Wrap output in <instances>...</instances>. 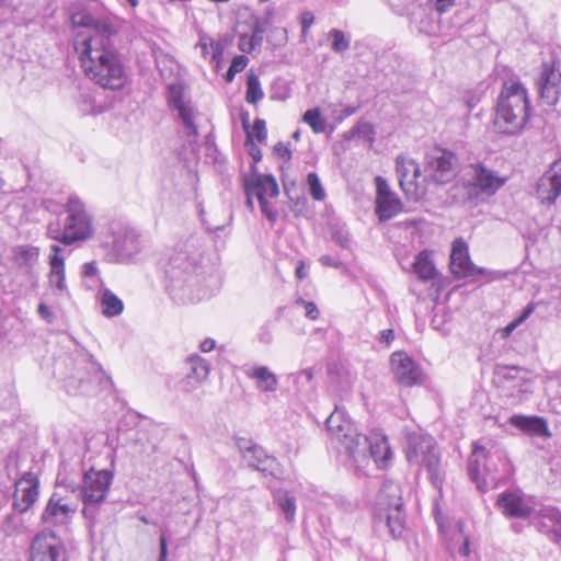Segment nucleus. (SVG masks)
I'll use <instances>...</instances> for the list:
<instances>
[{
	"mask_svg": "<svg viewBox=\"0 0 561 561\" xmlns=\"http://www.w3.org/2000/svg\"><path fill=\"white\" fill-rule=\"evenodd\" d=\"M542 518L549 523V527H551V531L554 537L553 540L559 542L561 539V513L556 508L545 510Z\"/></svg>",
	"mask_w": 561,
	"mask_h": 561,
	"instance_id": "58836bf2",
	"label": "nucleus"
},
{
	"mask_svg": "<svg viewBox=\"0 0 561 561\" xmlns=\"http://www.w3.org/2000/svg\"><path fill=\"white\" fill-rule=\"evenodd\" d=\"M277 506L282 510L285 519L293 523L296 516V499L288 491L278 490L274 494Z\"/></svg>",
	"mask_w": 561,
	"mask_h": 561,
	"instance_id": "f704fd0d",
	"label": "nucleus"
},
{
	"mask_svg": "<svg viewBox=\"0 0 561 561\" xmlns=\"http://www.w3.org/2000/svg\"><path fill=\"white\" fill-rule=\"evenodd\" d=\"M93 102H94V100L91 94H88V93L81 94L80 102H79L80 111L83 114L96 115L98 113H100V111L95 110Z\"/></svg>",
	"mask_w": 561,
	"mask_h": 561,
	"instance_id": "a18cd8bd",
	"label": "nucleus"
},
{
	"mask_svg": "<svg viewBox=\"0 0 561 561\" xmlns=\"http://www.w3.org/2000/svg\"><path fill=\"white\" fill-rule=\"evenodd\" d=\"M302 121L307 123L316 134L323 133L325 129V122L321 117V113L318 107L306 111L302 116Z\"/></svg>",
	"mask_w": 561,
	"mask_h": 561,
	"instance_id": "4c0bfd02",
	"label": "nucleus"
},
{
	"mask_svg": "<svg viewBox=\"0 0 561 561\" xmlns=\"http://www.w3.org/2000/svg\"><path fill=\"white\" fill-rule=\"evenodd\" d=\"M264 98L259 77L254 72H250L247 79L245 101L250 104H257Z\"/></svg>",
	"mask_w": 561,
	"mask_h": 561,
	"instance_id": "c9c22d12",
	"label": "nucleus"
},
{
	"mask_svg": "<svg viewBox=\"0 0 561 561\" xmlns=\"http://www.w3.org/2000/svg\"><path fill=\"white\" fill-rule=\"evenodd\" d=\"M394 340V332L391 329L382 330L380 332L379 342L387 346Z\"/></svg>",
	"mask_w": 561,
	"mask_h": 561,
	"instance_id": "e2e57ef3",
	"label": "nucleus"
},
{
	"mask_svg": "<svg viewBox=\"0 0 561 561\" xmlns=\"http://www.w3.org/2000/svg\"><path fill=\"white\" fill-rule=\"evenodd\" d=\"M202 254L191 241L178 244L163 265L167 289L181 302H193L206 296L202 289Z\"/></svg>",
	"mask_w": 561,
	"mask_h": 561,
	"instance_id": "f03ea898",
	"label": "nucleus"
},
{
	"mask_svg": "<svg viewBox=\"0 0 561 561\" xmlns=\"http://www.w3.org/2000/svg\"><path fill=\"white\" fill-rule=\"evenodd\" d=\"M529 113L530 101L526 87L518 80L505 81L496 101L494 128L501 134H519L529 119Z\"/></svg>",
	"mask_w": 561,
	"mask_h": 561,
	"instance_id": "423d86ee",
	"label": "nucleus"
},
{
	"mask_svg": "<svg viewBox=\"0 0 561 561\" xmlns=\"http://www.w3.org/2000/svg\"><path fill=\"white\" fill-rule=\"evenodd\" d=\"M38 247L18 244L7 256V273L0 278V294L23 296L37 289L39 285Z\"/></svg>",
	"mask_w": 561,
	"mask_h": 561,
	"instance_id": "20e7f679",
	"label": "nucleus"
},
{
	"mask_svg": "<svg viewBox=\"0 0 561 561\" xmlns=\"http://www.w3.org/2000/svg\"><path fill=\"white\" fill-rule=\"evenodd\" d=\"M169 106L176 112V116L183 126L185 136L196 138L198 128L195 124V106L191 100L185 99L183 88L179 84H171L168 88Z\"/></svg>",
	"mask_w": 561,
	"mask_h": 561,
	"instance_id": "6ab92c4d",
	"label": "nucleus"
},
{
	"mask_svg": "<svg viewBox=\"0 0 561 561\" xmlns=\"http://www.w3.org/2000/svg\"><path fill=\"white\" fill-rule=\"evenodd\" d=\"M238 450L247 465L265 476L276 477L279 471V463L277 459L268 455L263 447L255 444L253 440L248 438H238L237 442Z\"/></svg>",
	"mask_w": 561,
	"mask_h": 561,
	"instance_id": "a211bd4d",
	"label": "nucleus"
},
{
	"mask_svg": "<svg viewBox=\"0 0 561 561\" xmlns=\"http://www.w3.org/2000/svg\"><path fill=\"white\" fill-rule=\"evenodd\" d=\"M296 304L299 306H302L305 309V314L311 320H316L319 318V310L314 302L312 301H306L302 298H299L296 300Z\"/></svg>",
	"mask_w": 561,
	"mask_h": 561,
	"instance_id": "603ef678",
	"label": "nucleus"
},
{
	"mask_svg": "<svg viewBox=\"0 0 561 561\" xmlns=\"http://www.w3.org/2000/svg\"><path fill=\"white\" fill-rule=\"evenodd\" d=\"M503 512L511 517L526 518L530 515L531 508L514 493H503L499 499Z\"/></svg>",
	"mask_w": 561,
	"mask_h": 561,
	"instance_id": "c756f323",
	"label": "nucleus"
},
{
	"mask_svg": "<svg viewBox=\"0 0 561 561\" xmlns=\"http://www.w3.org/2000/svg\"><path fill=\"white\" fill-rule=\"evenodd\" d=\"M450 272L456 278H470L489 283L495 277V272L476 266L469 255L468 244L462 238L456 239L451 244Z\"/></svg>",
	"mask_w": 561,
	"mask_h": 561,
	"instance_id": "ddd939ff",
	"label": "nucleus"
},
{
	"mask_svg": "<svg viewBox=\"0 0 561 561\" xmlns=\"http://www.w3.org/2000/svg\"><path fill=\"white\" fill-rule=\"evenodd\" d=\"M168 558V541L164 535L160 537V557L159 561H167Z\"/></svg>",
	"mask_w": 561,
	"mask_h": 561,
	"instance_id": "0e129e2a",
	"label": "nucleus"
},
{
	"mask_svg": "<svg viewBox=\"0 0 561 561\" xmlns=\"http://www.w3.org/2000/svg\"><path fill=\"white\" fill-rule=\"evenodd\" d=\"M247 376L256 381V386L264 392L277 390L278 378L266 366H256L247 371Z\"/></svg>",
	"mask_w": 561,
	"mask_h": 561,
	"instance_id": "2f4dec72",
	"label": "nucleus"
},
{
	"mask_svg": "<svg viewBox=\"0 0 561 561\" xmlns=\"http://www.w3.org/2000/svg\"><path fill=\"white\" fill-rule=\"evenodd\" d=\"M511 472L512 463L503 448L495 445H491L489 448L478 444L473 445L468 459V474L481 492L494 489Z\"/></svg>",
	"mask_w": 561,
	"mask_h": 561,
	"instance_id": "0eeeda50",
	"label": "nucleus"
},
{
	"mask_svg": "<svg viewBox=\"0 0 561 561\" xmlns=\"http://www.w3.org/2000/svg\"><path fill=\"white\" fill-rule=\"evenodd\" d=\"M407 459L412 466L426 469L432 484L439 491L443 486L440 458L435 448L434 438L430 435L414 434L409 437Z\"/></svg>",
	"mask_w": 561,
	"mask_h": 561,
	"instance_id": "9b49d317",
	"label": "nucleus"
},
{
	"mask_svg": "<svg viewBox=\"0 0 561 561\" xmlns=\"http://www.w3.org/2000/svg\"><path fill=\"white\" fill-rule=\"evenodd\" d=\"M215 345H216L215 340L208 337V339H205L201 343L199 347H201L202 352L207 353V352L213 351L215 348Z\"/></svg>",
	"mask_w": 561,
	"mask_h": 561,
	"instance_id": "338daca9",
	"label": "nucleus"
},
{
	"mask_svg": "<svg viewBox=\"0 0 561 561\" xmlns=\"http://www.w3.org/2000/svg\"><path fill=\"white\" fill-rule=\"evenodd\" d=\"M267 22L262 20H256L252 30V42L259 44L261 46L263 42V35L266 32Z\"/></svg>",
	"mask_w": 561,
	"mask_h": 561,
	"instance_id": "09e8293b",
	"label": "nucleus"
},
{
	"mask_svg": "<svg viewBox=\"0 0 561 561\" xmlns=\"http://www.w3.org/2000/svg\"><path fill=\"white\" fill-rule=\"evenodd\" d=\"M396 172L403 193L408 197L417 198L419 179L421 178L419 164L413 159L398 156L396 159Z\"/></svg>",
	"mask_w": 561,
	"mask_h": 561,
	"instance_id": "393cba45",
	"label": "nucleus"
},
{
	"mask_svg": "<svg viewBox=\"0 0 561 561\" xmlns=\"http://www.w3.org/2000/svg\"><path fill=\"white\" fill-rule=\"evenodd\" d=\"M536 304L529 302L522 311V313L511 321V323L517 329L522 323H524L535 311Z\"/></svg>",
	"mask_w": 561,
	"mask_h": 561,
	"instance_id": "864d4df0",
	"label": "nucleus"
},
{
	"mask_svg": "<svg viewBox=\"0 0 561 561\" xmlns=\"http://www.w3.org/2000/svg\"><path fill=\"white\" fill-rule=\"evenodd\" d=\"M274 153L285 160V161H289L291 159V151L290 149L288 148L287 145L283 144V142H277L275 146H274Z\"/></svg>",
	"mask_w": 561,
	"mask_h": 561,
	"instance_id": "bf43d9fd",
	"label": "nucleus"
},
{
	"mask_svg": "<svg viewBox=\"0 0 561 561\" xmlns=\"http://www.w3.org/2000/svg\"><path fill=\"white\" fill-rule=\"evenodd\" d=\"M82 276L85 278H96L101 285H103L102 278L100 277L98 264L95 261L87 262L82 265Z\"/></svg>",
	"mask_w": 561,
	"mask_h": 561,
	"instance_id": "8fccbe9b",
	"label": "nucleus"
},
{
	"mask_svg": "<svg viewBox=\"0 0 561 561\" xmlns=\"http://www.w3.org/2000/svg\"><path fill=\"white\" fill-rule=\"evenodd\" d=\"M252 131L259 142H265L267 138L266 124L264 119L256 118L253 123Z\"/></svg>",
	"mask_w": 561,
	"mask_h": 561,
	"instance_id": "3c124183",
	"label": "nucleus"
},
{
	"mask_svg": "<svg viewBox=\"0 0 561 561\" xmlns=\"http://www.w3.org/2000/svg\"><path fill=\"white\" fill-rule=\"evenodd\" d=\"M333 241L342 249L348 250L352 245L350 233L344 228H337L332 233Z\"/></svg>",
	"mask_w": 561,
	"mask_h": 561,
	"instance_id": "37998d69",
	"label": "nucleus"
},
{
	"mask_svg": "<svg viewBox=\"0 0 561 561\" xmlns=\"http://www.w3.org/2000/svg\"><path fill=\"white\" fill-rule=\"evenodd\" d=\"M78 505L70 502L59 492H54L42 511L39 520L45 527L43 530L68 529L71 524Z\"/></svg>",
	"mask_w": 561,
	"mask_h": 561,
	"instance_id": "2eb2a0df",
	"label": "nucleus"
},
{
	"mask_svg": "<svg viewBox=\"0 0 561 561\" xmlns=\"http://www.w3.org/2000/svg\"><path fill=\"white\" fill-rule=\"evenodd\" d=\"M535 85L542 104L557 105L561 96V70L557 60L542 61Z\"/></svg>",
	"mask_w": 561,
	"mask_h": 561,
	"instance_id": "dca6fc26",
	"label": "nucleus"
},
{
	"mask_svg": "<svg viewBox=\"0 0 561 561\" xmlns=\"http://www.w3.org/2000/svg\"><path fill=\"white\" fill-rule=\"evenodd\" d=\"M107 234L112 238V249L119 263L131 262L144 248L140 232L125 220H111Z\"/></svg>",
	"mask_w": 561,
	"mask_h": 561,
	"instance_id": "f8f14e48",
	"label": "nucleus"
},
{
	"mask_svg": "<svg viewBox=\"0 0 561 561\" xmlns=\"http://www.w3.org/2000/svg\"><path fill=\"white\" fill-rule=\"evenodd\" d=\"M114 473L108 469L85 471L79 489V495L83 504L82 515L93 526L99 517V506L106 500Z\"/></svg>",
	"mask_w": 561,
	"mask_h": 561,
	"instance_id": "9d476101",
	"label": "nucleus"
},
{
	"mask_svg": "<svg viewBox=\"0 0 561 561\" xmlns=\"http://www.w3.org/2000/svg\"><path fill=\"white\" fill-rule=\"evenodd\" d=\"M186 364L188 366L187 375L190 378H194L196 381L203 382L207 379L210 367L209 363L202 356L194 354L191 355Z\"/></svg>",
	"mask_w": 561,
	"mask_h": 561,
	"instance_id": "473e14b6",
	"label": "nucleus"
},
{
	"mask_svg": "<svg viewBox=\"0 0 561 561\" xmlns=\"http://www.w3.org/2000/svg\"><path fill=\"white\" fill-rule=\"evenodd\" d=\"M93 234V216L77 195L68 197L64 211L55 222H50L47 227L48 238L64 245L84 242L91 239Z\"/></svg>",
	"mask_w": 561,
	"mask_h": 561,
	"instance_id": "6e6552de",
	"label": "nucleus"
},
{
	"mask_svg": "<svg viewBox=\"0 0 561 561\" xmlns=\"http://www.w3.org/2000/svg\"><path fill=\"white\" fill-rule=\"evenodd\" d=\"M329 39H331V48L336 54H342L350 48L351 37L337 28H332L328 33Z\"/></svg>",
	"mask_w": 561,
	"mask_h": 561,
	"instance_id": "e433bc0d",
	"label": "nucleus"
},
{
	"mask_svg": "<svg viewBox=\"0 0 561 561\" xmlns=\"http://www.w3.org/2000/svg\"><path fill=\"white\" fill-rule=\"evenodd\" d=\"M373 133V127L369 123H358L351 130L348 138L355 137L356 135H369Z\"/></svg>",
	"mask_w": 561,
	"mask_h": 561,
	"instance_id": "13d9d810",
	"label": "nucleus"
},
{
	"mask_svg": "<svg viewBox=\"0 0 561 561\" xmlns=\"http://www.w3.org/2000/svg\"><path fill=\"white\" fill-rule=\"evenodd\" d=\"M249 59L244 55L234 56L231 60V64L225 75L226 82L230 83L233 81L236 75L241 72L248 65Z\"/></svg>",
	"mask_w": 561,
	"mask_h": 561,
	"instance_id": "a19ab883",
	"label": "nucleus"
},
{
	"mask_svg": "<svg viewBox=\"0 0 561 561\" xmlns=\"http://www.w3.org/2000/svg\"><path fill=\"white\" fill-rule=\"evenodd\" d=\"M327 428L355 461L369 453L376 465L385 468L392 458V450L383 433L373 431L368 436L358 433L353 422L337 408L327 419Z\"/></svg>",
	"mask_w": 561,
	"mask_h": 561,
	"instance_id": "7ed1b4c3",
	"label": "nucleus"
},
{
	"mask_svg": "<svg viewBox=\"0 0 561 561\" xmlns=\"http://www.w3.org/2000/svg\"><path fill=\"white\" fill-rule=\"evenodd\" d=\"M30 561H67L65 546L54 530H42L34 537Z\"/></svg>",
	"mask_w": 561,
	"mask_h": 561,
	"instance_id": "aec40b11",
	"label": "nucleus"
},
{
	"mask_svg": "<svg viewBox=\"0 0 561 561\" xmlns=\"http://www.w3.org/2000/svg\"><path fill=\"white\" fill-rule=\"evenodd\" d=\"M456 0H427L426 7L443 15L454 7Z\"/></svg>",
	"mask_w": 561,
	"mask_h": 561,
	"instance_id": "c03bdc74",
	"label": "nucleus"
},
{
	"mask_svg": "<svg viewBox=\"0 0 561 561\" xmlns=\"http://www.w3.org/2000/svg\"><path fill=\"white\" fill-rule=\"evenodd\" d=\"M376 214L380 221H386L397 216L402 210V203L399 197L390 190L388 182L381 178H376Z\"/></svg>",
	"mask_w": 561,
	"mask_h": 561,
	"instance_id": "b1692460",
	"label": "nucleus"
},
{
	"mask_svg": "<svg viewBox=\"0 0 561 561\" xmlns=\"http://www.w3.org/2000/svg\"><path fill=\"white\" fill-rule=\"evenodd\" d=\"M259 204L261 207L262 214L271 221L275 222L278 218V211L270 206V203L265 197L259 194Z\"/></svg>",
	"mask_w": 561,
	"mask_h": 561,
	"instance_id": "49530a36",
	"label": "nucleus"
},
{
	"mask_svg": "<svg viewBox=\"0 0 561 561\" xmlns=\"http://www.w3.org/2000/svg\"><path fill=\"white\" fill-rule=\"evenodd\" d=\"M376 526H385L393 538H400L405 529V513L399 483L385 480L376 495L374 510Z\"/></svg>",
	"mask_w": 561,
	"mask_h": 561,
	"instance_id": "1a4fd4ad",
	"label": "nucleus"
},
{
	"mask_svg": "<svg viewBox=\"0 0 561 561\" xmlns=\"http://www.w3.org/2000/svg\"><path fill=\"white\" fill-rule=\"evenodd\" d=\"M257 46H260L259 44H255L254 42H252V37L251 36H248V35H241L240 38H239V49L243 53H251L252 50H254Z\"/></svg>",
	"mask_w": 561,
	"mask_h": 561,
	"instance_id": "4d7b16f0",
	"label": "nucleus"
},
{
	"mask_svg": "<svg viewBox=\"0 0 561 561\" xmlns=\"http://www.w3.org/2000/svg\"><path fill=\"white\" fill-rule=\"evenodd\" d=\"M411 21L420 33L435 35L438 31L437 21L427 14L426 9L420 8L419 12H413Z\"/></svg>",
	"mask_w": 561,
	"mask_h": 561,
	"instance_id": "72a5a7b5",
	"label": "nucleus"
},
{
	"mask_svg": "<svg viewBox=\"0 0 561 561\" xmlns=\"http://www.w3.org/2000/svg\"><path fill=\"white\" fill-rule=\"evenodd\" d=\"M458 169L457 156L439 147L433 148L425 156V178L436 184H446L451 182Z\"/></svg>",
	"mask_w": 561,
	"mask_h": 561,
	"instance_id": "4468645a",
	"label": "nucleus"
},
{
	"mask_svg": "<svg viewBox=\"0 0 561 561\" xmlns=\"http://www.w3.org/2000/svg\"><path fill=\"white\" fill-rule=\"evenodd\" d=\"M12 507L15 512L26 513L38 500L39 479L33 472L27 471L14 484Z\"/></svg>",
	"mask_w": 561,
	"mask_h": 561,
	"instance_id": "412c9836",
	"label": "nucleus"
},
{
	"mask_svg": "<svg viewBox=\"0 0 561 561\" xmlns=\"http://www.w3.org/2000/svg\"><path fill=\"white\" fill-rule=\"evenodd\" d=\"M275 325L272 322L264 323L257 333V340L264 345H270L274 341Z\"/></svg>",
	"mask_w": 561,
	"mask_h": 561,
	"instance_id": "79ce46f5",
	"label": "nucleus"
},
{
	"mask_svg": "<svg viewBox=\"0 0 561 561\" xmlns=\"http://www.w3.org/2000/svg\"><path fill=\"white\" fill-rule=\"evenodd\" d=\"M252 171L256 172V167L254 164L252 165ZM244 183L250 185L256 198H259V194L265 198L266 196L273 198L279 194L278 184L275 178L271 174L254 173L251 179H245Z\"/></svg>",
	"mask_w": 561,
	"mask_h": 561,
	"instance_id": "cd10ccee",
	"label": "nucleus"
},
{
	"mask_svg": "<svg viewBox=\"0 0 561 561\" xmlns=\"http://www.w3.org/2000/svg\"><path fill=\"white\" fill-rule=\"evenodd\" d=\"M390 364L396 380L405 386L412 387L423 382V371L420 366L403 352H396L391 355Z\"/></svg>",
	"mask_w": 561,
	"mask_h": 561,
	"instance_id": "5701e85b",
	"label": "nucleus"
},
{
	"mask_svg": "<svg viewBox=\"0 0 561 561\" xmlns=\"http://www.w3.org/2000/svg\"><path fill=\"white\" fill-rule=\"evenodd\" d=\"M536 195L543 205H553L561 196V159L554 161L539 178Z\"/></svg>",
	"mask_w": 561,
	"mask_h": 561,
	"instance_id": "4be33fe9",
	"label": "nucleus"
},
{
	"mask_svg": "<svg viewBox=\"0 0 561 561\" xmlns=\"http://www.w3.org/2000/svg\"><path fill=\"white\" fill-rule=\"evenodd\" d=\"M466 185L474 191L476 194H484L486 196L494 195L502 186L506 179L485 167L481 162L471 163L466 171Z\"/></svg>",
	"mask_w": 561,
	"mask_h": 561,
	"instance_id": "f3484780",
	"label": "nucleus"
},
{
	"mask_svg": "<svg viewBox=\"0 0 561 561\" xmlns=\"http://www.w3.org/2000/svg\"><path fill=\"white\" fill-rule=\"evenodd\" d=\"M244 191H245V195H247V207L253 211L254 210V203H253V199L252 197L254 196V192L251 190L250 185L249 184H245L244 183Z\"/></svg>",
	"mask_w": 561,
	"mask_h": 561,
	"instance_id": "69168bd1",
	"label": "nucleus"
},
{
	"mask_svg": "<svg viewBox=\"0 0 561 561\" xmlns=\"http://www.w3.org/2000/svg\"><path fill=\"white\" fill-rule=\"evenodd\" d=\"M314 22V16L311 12L305 11L300 16V23H301V33L305 35L307 34L308 30L311 27V25Z\"/></svg>",
	"mask_w": 561,
	"mask_h": 561,
	"instance_id": "052dcab7",
	"label": "nucleus"
},
{
	"mask_svg": "<svg viewBox=\"0 0 561 561\" xmlns=\"http://www.w3.org/2000/svg\"><path fill=\"white\" fill-rule=\"evenodd\" d=\"M37 313L41 319L45 320L47 323H53L55 321V313L45 302H39Z\"/></svg>",
	"mask_w": 561,
	"mask_h": 561,
	"instance_id": "6e6d98bb",
	"label": "nucleus"
},
{
	"mask_svg": "<svg viewBox=\"0 0 561 561\" xmlns=\"http://www.w3.org/2000/svg\"><path fill=\"white\" fill-rule=\"evenodd\" d=\"M508 424L530 436L551 437L547 420L538 415L514 414L508 419Z\"/></svg>",
	"mask_w": 561,
	"mask_h": 561,
	"instance_id": "bb28decb",
	"label": "nucleus"
},
{
	"mask_svg": "<svg viewBox=\"0 0 561 561\" xmlns=\"http://www.w3.org/2000/svg\"><path fill=\"white\" fill-rule=\"evenodd\" d=\"M98 299L102 308V314L106 318L119 316L124 311V302L111 289L101 287Z\"/></svg>",
	"mask_w": 561,
	"mask_h": 561,
	"instance_id": "7c9ffc66",
	"label": "nucleus"
},
{
	"mask_svg": "<svg viewBox=\"0 0 561 561\" xmlns=\"http://www.w3.org/2000/svg\"><path fill=\"white\" fill-rule=\"evenodd\" d=\"M48 283L58 294L68 293L66 284L65 257L58 244L50 245Z\"/></svg>",
	"mask_w": 561,
	"mask_h": 561,
	"instance_id": "a878e982",
	"label": "nucleus"
},
{
	"mask_svg": "<svg viewBox=\"0 0 561 561\" xmlns=\"http://www.w3.org/2000/svg\"><path fill=\"white\" fill-rule=\"evenodd\" d=\"M245 148L248 153L252 157L254 164L262 160V151L259 146L253 141L251 133H247Z\"/></svg>",
	"mask_w": 561,
	"mask_h": 561,
	"instance_id": "de8ad7c7",
	"label": "nucleus"
},
{
	"mask_svg": "<svg viewBox=\"0 0 561 561\" xmlns=\"http://www.w3.org/2000/svg\"><path fill=\"white\" fill-rule=\"evenodd\" d=\"M70 22L82 28L75 35L73 47L88 78L104 89H122L127 75L113 41L118 31L114 19L83 9L73 12Z\"/></svg>",
	"mask_w": 561,
	"mask_h": 561,
	"instance_id": "f257e3e1",
	"label": "nucleus"
},
{
	"mask_svg": "<svg viewBox=\"0 0 561 561\" xmlns=\"http://www.w3.org/2000/svg\"><path fill=\"white\" fill-rule=\"evenodd\" d=\"M201 385L202 382L196 381L194 378H190V376L186 374L185 378L179 382V389L183 392H192Z\"/></svg>",
	"mask_w": 561,
	"mask_h": 561,
	"instance_id": "5fc2aeb1",
	"label": "nucleus"
},
{
	"mask_svg": "<svg viewBox=\"0 0 561 561\" xmlns=\"http://www.w3.org/2000/svg\"><path fill=\"white\" fill-rule=\"evenodd\" d=\"M296 276L298 279H304L307 276L305 264L304 262H299L298 266L296 267Z\"/></svg>",
	"mask_w": 561,
	"mask_h": 561,
	"instance_id": "774afa93",
	"label": "nucleus"
},
{
	"mask_svg": "<svg viewBox=\"0 0 561 561\" xmlns=\"http://www.w3.org/2000/svg\"><path fill=\"white\" fill-rule=\"evenodd\" d=\"M413 273L423 282L434 280L439 273L431 257L428 250L421 251L411 264Z\"/></svg>",
	"mask_w": 561,
	"mask_h": 561,
	"instance_id": "c85d7f7f",
	"label": "nucleus"
},
{
	"mask_svg": "<svg viewBox=\"0 0 561 561\" xmlns=\"http://www.w3.org/2000/svg\"><path fill=\"white\" fill-rule=\"evenodd\" d=\"M57 369L65 390L71 396L90 394L112 383L102 366L84 350H77L62 363H57Z\"/></svg>",
	"mask_w": 561,
	"mask_h": 561,
	"instance_id": "39448f33",
	"label": "nucleus"
},
{
	"mask_svg": "<svg viewBox=\"0 0 561 561\" xmlns=\"http://www.w3.org/2000/svg\"><path fill=\"white\" fill-rule=\"evenodd\" d=\"M319 262L323 266H328V267L339 268L342 266V262L337 257H334V256H331L328 254L320 256Z\"/></svg>",
	"mask_w": 561,
	"mask_h": 561,
	"instance_id": "680f3d73",
	"label": "nucleus"
},
{
	"mask_svg": "<svg viewBox=\"0 0 561 561\" xmlns=\"http://www.w3.org/2000/svg\"><path fill=\"white\" fill-rule=\"evenodd\" d=\"M307 184H308L309 193L314 201H318V202L324 201L327 194L321 184L319 175L316 172H310L307 175Z\"/></svg>",
	"mask_w": 561,
	"mask_h": 561,
	"instance_id": "ea45409f",
	"label": "nucleus"
}]
</instances>
